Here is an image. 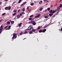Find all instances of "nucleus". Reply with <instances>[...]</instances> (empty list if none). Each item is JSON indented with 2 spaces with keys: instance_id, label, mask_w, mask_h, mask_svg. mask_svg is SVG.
Segmentation results:
<instances>
[{
  "instance_id": "864d4df0",
  "label": "nucleus",
  "mask_w": 62,
  "mask_h": 62,
  "mask_svg": "<svg viewBox=\"0 0 62 62\" xmlns=\"http://www.w3.org/2000/svg\"><path fill=\"white\" fill-rule=\"evenodd\" d=\"M47 10V9H46L45 10V12H46V11Z\"/></svg>"
},
{
  "instance_id": "338daca9",
  "label": "nucleus",
  "mask_w": 62,
  "mask_h": 62,
  "mask_svg": "<svg viewBox=\"0 0 62 62\" xmlns=\"http://www.w3.org/2000/svg\"><path fill=\"white\" fill-rule=\"evenodd\" d=\"M46 0V1H47V0H45L44 1H45Z\"/></svg>"
},
{
  "instance_id": "2eb2a0df",
  "label": "nucleus",
  "mask_w": 62,
  "mask_h": 62,
  "mask_svg": "<svg viewBox=\"0 0 62 62\" xmlns=\"http://www.w3.org/2000/svg\"><path fill=\"white\" fill-rule=\"evenodd\" d=\"M44 17L45 18H48V16H45Z\"/></svg>"
},
{
  "instance_id": "603ef678",
  "label": "nucleus",
  "mask_w": 62,
  "mask_h": 62,
  "mask_svg": "<svg viewBox=\"0 0 62 62\" xmlns=\"http://www.w3.org/2000/svg\"><path fill=\"white\" fill-rule=\"evenodd\" d=\"M28 30H31V29H30V28H29V29H28Z\"/></svg>"
},
{
  "instance_id": "f257e3e1",
  "label": "nucleus",
  "mask_w": 62,
  "mask_h": 62,
  "mask_svg": "<svg viewBox=\"0 0 62 62\" xmlns=\"http://www.w3.org/2000/svg\"><path fill=\"white\" fill-rule=\"evenodd\" d=\"M13 37L12 38V39H13L14 38L15 39H16V38L17 37V36H16V34L15 33H13Z\"/></svg>"
},
{
  "instance_id": "4468645a",
  "label": "nucleus",
  "mask_w": 62,
  "mask_h": 62,
  "mask_svg": "<svg viewBox=\"0 0 62 62\" xmlns=\"http://www.w3.org/2000/svg\"><path fill=\"white\" fill-rule=\"evenodd\" d=\"M8 9V7H6L5 8V10H7Z\"/></svg>"
},
{
  "instance_id": "1a4fd4ad",
  "label": "nucleus",
  "mask_w": 62,
  "mask_h": 62,
  "mask_svg": "<svg viewBox=\"0 0 62 62\" xmlns=\"http://www.w3.org/2000/svg\"><path fill=\"white\" fill-rule=\"evenodd\" d=\"M46 31V29H45L44 30H43L42 32H45Z\"/></svg>"
},
{
  "instance_id": "0eeeda50",
  "label": "nucleus",
  "mask_w": 62,
  "mask_h": 62,
  "mask_svg": "<svg viewBox=\"0 0 62 62\" xmlns=\"http://www.w3.org/2000/svg\"><path fill=\"white\" fill-rule=\"evenodd\" d=\"M42 0H41L39 2V4H42Z\"/></svg>"
},
{
  "instance_id": "2f4dec72",
  "label": "nucleus",
  "mask_w": 62,
  "mask_h": 62,
  "mask_svg": "<svg viewBox=\"0 0 62 62\" xmlns=\"http://www.w3.org/2000/svg\"><path fill=\"white\" fill-rule=\"evenodd\" d=\"M24 34H26V33H27V31H25V32H24Z\"/></svg>"
},
{
  "instance_id": "774afa93",
  "label": "nucleus",
  "mask_w": 62,
  "mask_h": 62,
  "mask_svg": "<svg viewBox=\"0 0 62 62\" xmlns=\"http://www.w3.org/2000/svg\"><path fill=\"white\" fill-rule=\"evenodd\" d=\"M58 12H57V15L58 14Z\"/></svg>"
},
{
  "instance_id": "5fc2aeb1",
  "label": "nucleus",
  "mask_w": 62,
  "mask_h": 62,
  "mask_svg": "<svg viewBox=\"0 0 62 62\" xmlns=\"http://www.w3.org/2000/svg\"><path fill=\"white\" fill-rule=\"evenodd\" d=\"M2 31H0V34H1V33H2Z\"/></svg>"
},
{
  "instance_id": "c9c22d12",
  "label": "nucleus",
  "mask_w": 62,
  "mask_h": 62,
  "mask_svg": "<svg viewBox=\"0 0 62 62\" xmlns=\"http://www.w3.org/2000/svg\"><path fill=\"white\" fill-rule=\"evenodd\" d=\"M19 15V16H22V13H21V14H20Z\"/></svg>"
},
{
  "instance_id": "4d7b16f0",
  "label": "nucleus",
  "mask_w": 62,
  "mask_h": 62,
  "mask_svg": "<svg viewBox=\"0 0 62 62\" xmlns=\"http://www.w3.org/2000/svg\"><path fill=\"white\" fill-rule=\"evenodd\" d=\"M15 3H16V2H14L13 3V4H15Z\"/></svg>"
},
{
  "instance_id": "0e129e2a",
  "label": "nucleus",
  "mask_w": 62,
  "mask_h": 62,
  "mask_svg": "<svg viewBox=\"0 0 62 62\" xmlns=\"http://www.w3.org/2000/svg\"><path fill=\"white\" fill-rule=\"evenodd\" d=\"M39 14H38L37 15H39Z\"/></svg>"
},
{
  "instance_id": "de8ad7c7",
  "label": "nucleus",
  "mask_w": 62,
  "mask_h": 62,
  "mask_svg": "<svg viewBox=\"0 0 62 62\" xmlns=\"http://www.w3.org/2000/svg\"><path fill=\"white\" fill-rule=\"evenodd\" d=\"M30 28L31 29V30L32 29H33L34 28L33 27H31Z\"/></svg>"
},
{
  "instance_id": "6ab92c4d",
  "label": "nucleus",
  "mask_w": 62,
  "mask_h": 62,
  "mask_svg": "<svg viewBox=\"0 0 62 62\" xmlns=\"http://www.w3.org/2000/svg\"><path fill=\"white\" fill-rule=\"evenodd\" d=\"M22 24V23H19L18 25L19 26H20Z\"/></svg>"
},
{
  "instance_id": "c756f323",
  "label": "nucleus",
  "mask_w": 62,
  "mask_h": 62,
  "mask_svg": "<svg viewBox=\"0 0 62 62\" xmlns=\"http://www.w3.org/2000/svg\"><path fill=\"white\" fill-rule=\"evenodd\" d=\"M40 28V27H39L37 28V30H39Z\"/></svg>"
},
{
  "instance_id": "8fccbe9b",
  "label": "nucleus",
  "mask_w": 62,
  "mask_h": 62,
  "mask_svg": "<svg viewBox=\"0 0 62 62\" xmlns=\"http://www.w3.org/2000/svg\"><path fill=\"white\" fill-rule=\"evenodd\" d=\"M47 26H45L44 27V28H46Z\"/></svg>"
},
{
  "instance_id": "ddd939ff",
  "label": "nucleus",
  "mask_w": 62,
  "mask_h": 62,
  "mask_svg": "<svg viewBox=\"0 0 62 62\" xmlns=\"http://www.w3.org/2000/svg\"><path fill=\"white\" fill-rule=\"evenodd\" d=\"M8 10H10L11 9V6H9L8 7Z\"/></svg>"
},
{
  "instance_id": "423d86ee",
  "label": "nucleus",
  "mask_w": 62,
  "mask_h": 62,
  "mask_svg": "<svg viewBox=\"0 0 62 62\" xmlns=\"http://www.w3.org/2000/svg\"><path fill=\"white\" fill-rule=\"evenodd\" d=\"M53 15V13H51V14H50L49 15V16H50V17H51V16H52V15Z\"/></svg>"
},
{
  "instance_id": "aec40b11",
  "label": "nucleus",
  "mask_w": 62,
  "mask_h": 62,
  "mask_svg": "<svg viewBox=\"0 0 62 62\" xmlns=\"http://www.w3.org/2000/svg\"><path fill=\"white\" fill-rule=\"evenodd\" d=\"M59 7L60 8H62V4H60V5L59 6Z\"/></svg>"
},
{
  "instance_id": "f3484780",
  "label": "nucleus",
  "mask_w": 62,
  "mask_h": 62,
  "mask_svg": "<svg viewBox=\"0 0 62 62\" xmlns=\"http://www.w3.org/2000/svg\"><path fill=\"white\" fill-rule=\"evenodd\" d=\"M32 31H33V32H35V31H36L35 30V29H32Z\"/></svg>"
},
{
  "instance_id": "bb28decb",
  "label": "nucleus",
  "mask_w": 62,
  "mask_h": 62,
  "mask_svg": "<svg viewBox=\"0 0 62 62\" xmlns=\"http://www.w3.org/2000/svg\"><path fill=\"white\" fill-rule=\"evenodd\" d=\"M47 10L48 11H49L50 10V8H48L47 9Z\"/></svg>"
},
{
  "instance_id": "a18cd8bd",
  "label": "nucleus",
  "mask_w": 62,
  "mask_h": 62,
  "mask_svg": "<svg viewBox=\"0 0 62 62\" xmlns=\"http://www.w3.org/2000/svg\"><path fill=\"white\" fill-rule=\"evenodd\" d=\"M58 10H58V9L55 10V11H56V12L58 11Z\"/></svg>"
},
{
  "instance_id": "7ed1b4c3",
  "label": "nucleus",
  "mask_w": 62,
  "mask_h": 62,
  "mask_svg": "<svg viewBox=\"0 0 62 62\" xmlns=\"http://www.w3.org/2000/svg\"><path fill=\"white\" fill-rule=\"evenodd\" d=\"M32 22H33L32 23L33 25H36V22H34V21H32Z\"/></svg>"
},
{
  "instance_id": "052dcab7",
  "label": "nucleus",
  "mask_w": 62,
  "mask_h": 62,
  "mask_svg": "<svg viewBox=\"0 0 62 62\" xmlns=\"http://www.w3.org/2000/svg\"><path fill=\"white\" fill-rule=\"evenodd\" d=\"M61 31H62V28L61 29Z\"/></svg>"
},
{
  "instance_id": "a211bd4d",
  "label": "nucleus",
  "mask_w": 62,
  "mask_h": 62,
  "mask_svg": "<svg viewBox=\"0 0 62 62\" xmlns=\"http://www.w3.org/2000/svg\"><path fill=\"white\" fill-rule=\"evenodd\" d=\"M33 21H32L31 22H29V24H30L31 23H33Z\"/></svg>"
},
{
  "instance_id": "e433bc0d",
  "label": "nucleus",
  "mask_w": 62,
  "mask_h": 62,
  "mask_svg": "<svg viewBox=\"0 0 62 62\" xmlns=\"http://www.w3.org/2000/svg\"><path fill=\"white\" fill-rule=\"evenodd\" d=\"M9 29H10V28L7 29H5V30H9Z\"/></svg>"
},
{
  "instance_id": "a19ab883",
  "label": "nucleus",
  "mask_w": 62,
  "mask_h": 62,
  "mask_svg": "<svg viewBox=\"0 0 62 62\" xmlns=\"http://www.w3.org/2000/svg\"><path fill=\"white\" fill-rule=\"evenodd\" d=\"M32 18H29V20H32Z\"/></svg>"
},
{
  "instance_id": "412c9836",
  "label": "nucleus",
  "mask_w": 62,
  "mask_h": 62,
  "mask_svg": "<svg viewBox=\"0 0 62 62\" xmlns=\"http://www.w3.org/2000/svg\"><path fill=\"white\" fill-rule=\"evenodd\" d=\"M23 33V32H21L19 33V35H22Z\"/></svg>"
},
{
  "instance_id": "09e8293b",
  "label": "nucleus",
  "mask_w": 62,
  "mask_h": 62,
  "mask_svg": "<svg viewBox=\"0 0 62 62\" xmlns=\"http://www.w3.org/2000/svg\"><path fill=\"white\" fill-rule=\"evenodd\" d=\"M28 10L29 11H31V9H29V10Z\"/></svg>"
},
{
  "instance_id": "9b49d317",
  "label": "nucleus",
  "mask_w": 62,
  "mask_h": 62,
  "mask_svg": "<svg viewBox=\"0 0 62 62\" xmlns=\"http://www.w3.org/2000/svg\"><path fill=\"white\" fill-rule=\"evenodd\" d=\"M16 12L15 13H14V14H12V15L13 16H14L16 15Z\"/></svg>"
},
{
  "instance_id": "6e6552de",
  "label": "nucleus",
  "mask_w": 62,
  "mask_h": 62,
  "mask_svg": "<svg viewBox=\"0 0 62 62\" xmlns=\"http://www.w3.org/2000/svg\"><path fill=\"white\" fill-rule=\"evenodd\" d=\"M49 12L50 13H52V12H53V10H51L49 11Z\"/></svg>"
},
{
  "instance_id": "37998d69",
  "label": "nucleus",
  "mask_w": 62,
  "mask_h": 62,
  "mask_svg": "<svg viewBox=\"0 0 62 62\" xmlns=\"http://www.w3.org/2000/svg\"><path fill=\"white\" fill-rule=\"evenodd\" d=\"M3 29H0V31H1Z\"/></svg>"
},
{
  "instance_id": "bf43d9fd",
  "label": "nucleus",
  "mask_w": 62,
  "mask_h": 62,
  "mask_svg": "<svg viewBox=\"0 0 62 62\" xmlns=\"http://www.w3.org/2000/svg\"><path fill=\"white\" fill-rule=\"evenodd\" d=\"M31 26H32V25H30V27H31Z\"/></svg>"
},
{
  "instance_id": "c03bdc74",
  "label": "nucleus",
  "mask_w": 62,
  "mask_h": 62,
  "mask_svg": "<svg viewBox=\"0 0 62 62\" xmlns=\"http://www.w3.org/2000/svg\"><path fill=\"white\" fill-rule=\"evenodd\" d=\"M26 2H23V4H24V5H25L26 4Z\"/></svg>"
},
{
  "instance_id": "3c124183",
  "label": "nucleus",
  "mask_w": 62,
  "mask_h": 62,
  "mask_svg": "<svg viewBox=\"0 0 62 62\" xmlns=\"http://www.w3.org/2000/svg\"><path fill=\"white\" fill-rule=\"evenodd\" d=\"M2 19H1L0 20V23H1V22H2Z\"/></svg>"
},
{
  "instance_id": "9d476101",
  "label": "nucleus",
  "mask_w": 62,
  "mask_h": 62,
  "mask_svg": "<svg viewBox=\"0 0 62 62\" xmlns=\"http://www.w3.org/2000/svg\"><path fill=\"white\" fill-rule=\"evenodd\" d=\"M32 33H33V31H30L29 32V33L30 34H32Z\"/></svg>"
},
{
  "instance_id": "39448f33",
  "label": "nucleus",
  "mask_w": 62,
  "mask_h": 62,
  "mask_svg": "<svg viewBox=\"0 0 62 62\" xmlns=\"http://www.w3.org/2000/svg\"><path fill=\"white\" fill-rule=\"evenodd\" d=\"M40 16V15H38L36 16L35 17V18H38V17H39Z\"/></svg>"
},
{
  "instance_id": "13d9d810",
  "label": "nucleus",
  "mask_w": 62,
  "mask_h": 62,
  "mask_svg": "<svg viewBox=\"0 0 62 62\" xmlns=\"http://www.w3.org/2000/svg\"><path fill=\"white\" fill-rule=\"evenodd\" d=\"M62 1V0H60L59 2H61Z\"/></svg>"
},
{
  "instance_id": "4c0bfd02",
  "label": "nucleus",
  "mask_w": 62,
  "mask_h": 62,
  "mask_svg": "<svg viewBox=\"0 0 62 62\" xmlns=\"http://www.w3.org/2000/svg\"><path fill=\"white\" fill-rule=\"evenodd\" d=\"M33 16V15H31V16H30V18H32V17Z\"/></svg>"
},
{
  "instance_id": "680f3d73",
  "label": "nucleus",
  "mask_w": 62,
  "mask_h": 62,
  "mask_svg": "<svg viewBox=\"0 0 62 62\" xmlns=\"http://www.w3.org/2000/svg\"><path fill=\"white\" fill-rule=\"evenodd\" d=\"M19 11H20V10H19L18 11V12H19Z\"/></svg>"
},
{
  "instance_id": "6e6d98bb",
  "label": "nucleus",
  "mask_w": 62,
  "mask_h": 62,
  "mask_svg": "<svg viewBox=\"0 0 62 62\" xmlns=\"http://www.w3.org/2000/svg\"><path fill=\"white\" fill-rule=\"evenodd\" d=\"M1 4H2V2L0 1V5Z\"/></svg>"
},
{
  "instance_id": "5701e85b",
  "label": "nucleus",
  "mask_w": 62,
  "mask_h": 62,
  "mask_svg": "<svg viewBox=\"0 0 62 62\" xmlns=\"http://www.w3.org/2000/svg\"><path fill=\"white\" fill-rule=\"evenodd\" d=\"M57 9H58V10H60V7H59V6L57 8Z\"/></svg>"
},
{
  "instance_id": "49530a36",
  "label": "nucleus",
  "mask_w": 62,
  "mask_h": 62,
  "mask_svg": "<svg viewBox=\"0 0 62 62\" xmlns=\"http://www.w3.org/2000/svg\"><path fill=\"white\" fill-rule=\"evenodd\" d=\"M11 27V26H9L8 27V28H10Z\"/></svg>"
},
{
  "instance_id": "79ce46f5",
  "label": "nucleus",
  "mask_w": 62,
  "mask_h": 62,
  "mask_svg": "<svg viewBox=\"0 0 62 62\" xmlns=\"http://www.w3.org/2000/svg\"><path fill=\"white\" fill-rule=\"evenodd\" d=\"M24 5V4H21V7H22V6H23Z\"/></svg>"
},
{
  "instance_id": "393cba45",
  "label": "nucleus",
  "mask_w": 62,
  "mask_h": 62,
  "mask_svg": "<svg viewBox=\"0 0 62 62\" xmlns=\"http://www.w3.org/2000/svg\"><path fill=\"white\" fill-rule=\"evenodd\" d=\"M8 26V25L4 27V29H6V28H7Z\"/></svg>"
},
{
  "instance_id": "dca6fc26",
  "label": "nucleus",
  "mask_w": 62,
  "mask_h": 62,
  "mask_svg": "<svg viewBox=\"0 0 62 62\" xmlns=\"http://www.w3.org/2000/svg\"><path fill=\"white\" fill-rule=\"evenodd\" d=\"M55 12H56L55 10V11H54V10L53 11H52V14L54 13H55Z\"/></svg>"
},
{
  "instance_id": "e2e57ef3",
  "label": "nucleus",
  "mask_w": 62,
  "mask_h": 62,
  "mask_svg": "<svg viewBox=\"0 0 62 62\" xmlns=\"http://www.w3.org/2000/svg\"><path fill=\"white\" fill-rule=\"evenodd\" d=\"M49 2V1L48 0L46 1V2Z\"/></svg>"
},
{
  "instance_id": "f03ea898",
  "label": "nucleus",
  "mask_w": 62,
  "mask_h": 62,
  "mask_svg": "<svg viewBox=\"0 0 62 62\" xmlns=\"http://www.w3.org/2000/svg\"><path fill=\"white\" fill-rule=\"evenodd\" d=\"M9 21H10V22L11 23V24H13L14 23V21H12L11 20H9Z\"/></svg>"
},
{
  "instance_id": "20e7f679",
  "label": "nucleus",
  "mask_w": 62,
  "mask_h": 62,
  "mask_svg": "<svg viewBox=\"0 0 62 62\" xmlns=\"http://www.w3.org/2000/svg\"><path fill=\"white\" fill-rule=\"evenodd\" d=\"M20 18V15H18L17 16V19H19V18Z\"/></svg>"
},
{
  "instance_id": "f8f14e48",
  "label": "nucleus",
  "mask_w": 62,
  "mask_h": 62,
  "mask_svg": "<svg viewBox=\"0 0 62 62\" xmlns=\"http://www.w3.org/2000/svg\"><path fill=\"white\" fill-rule=\"evenodd\" d=\"M34 3L32 2L30 4V5L31 6H33V5H34Z\"/></svg>"
},
{
  "instance_id": "72a5a7b5",
  "label": "nucleus",
  "mask_w": 62,
  "mask_h": 62,
  "mask_svg": "<svg viewBox=\"0 0 62 62\" xmlns=\"http://www.w3.org/2000/svg\"><path fill=\"white\" fill-rule=\"evenodd\" d=\"M25 14V13L24 12H22V14H23V15H24Z\"/></svg>"
},
{
  "instance_id": "ea45409f",
  "label": "nucleus",
  "mask_w": 62,
  "mask_h": 62,
  "mask_svg": "<svg viewBox=\"0 0 62 62\" xmlns=\"http://www.w3.org/2000/svg\"><path fill=\"white\" fill-rule=\"evenodd\" d=\"M27 10H29V6H28L27 7Z\"/></svg>"
},
{
  "instance_id": "58836bf2",
  "label": "nucleus",
  "mask_w": 62,
  "mask_h": 62,
  "mask_svg": "<svg viewBox=\"0 0 62 62\" xmlns=\"http://www.w3.org/2000/svg\"><path fill=\"white\" fill-rule=\"evenodd\" d=\"M3 25H2L0 27V28H3Z\"/></svg>"
},
{
  "instance_id": "a878e982",
  "label": "nucleus",
  "mask_w": 62,
  "mask_h": 62,
  "mask_svg": "<svg viewBox=\"0 0 62 62\" xmlns=\"http://www.w3.org/2000/svg\"><path fill=\"white\" fill-rule=\"evenodd\" d=\"M56 15H54L53 16H52V18H54V17H55V16Z\"/></svg>"
},
{
  "instance_id": "b1692460",
  "label": "nucleus",
  "mask_w": 62,
  "mask_h": 62,
  "mask_svg": "<svg viewBox=\"0 0 62 62\" xmlns=\"http://www.w3.org/2000/svg\"><path fill=\"white\" fill-rule=\"evenodd\" d=\"M43 9V8H40L39 10H40V11H41V10H42Z\"/></svg>"
},
{
  "instance_id": "f704fd0d",
  "label": "nucleus",
  "mask_w": 62,
  "mask_h": 62,
  "mask_svg": "<svg viewBox=\"0 0 62 62\" xmlns=\"http://www.w3.org/2000/svg\"><path fill=\"white\" fill-rule=\"evenodd\" d=\"M5 14H6V13H3L2 14V16H3L4 15H5Z\"/></svg>"
},
{
  "instance_id": "c85d7f7f",
  "label": "nucleus",
  "mask_w": 62,
  "mask_h": 62,
  "mask_svg": "<svg viewBox=\"0 0 62 62\" xmlns=\"http://www.w3.org/2000/svg\"><path fill=\"white\" fill-rule=\"evenodd\" d=\"M42 30H40L39 31V33H41V32H42Z\"/></svg>"
},
{
  "instance_id": "cd10ccee",
  "label": "nucleus",
  "mask_w": 62,
  "mask_h": 62,
  "mask_svg": "<svg viewBox=\"0 0 62 62\" xmlns=\"http://www.w3.org/2000/svg\"><path fill=\"white\" fill-rule=\"evenodd\" d=\"M25 11V8L24 7L23 9V11Z\"/></svg>"
},
{
  "instance_id": "69168bd1",
  "label": "nucleus",
  "mask_w": 62,
  "mask_h": 62,
  "mask_svg": "<svg viewBox=\"0 0 62 62\" xmlns=\"http://www.w3.org/2000/svg\"><path fill=\"white\" fill-rule=\"evenodd\" d=\"M23 17H24V16H23V17L22 18H23Z\"/></svg>"
},
{
  "instance_id": "473e14b6",
  "label": "nucleus",
  "mask_w": 62,
  "mask_h": 62,
  "mask_svg": "<svg viewBox=\"0 0 62 62\" xmlns=\"http://www.w3.org/2000/svg\"><path fill=\"white\" fill-rule=\"evenodd\" d=\"M21 1H22V0H19L18 2V3H20L21 2Z\"/></svg>"
},
{
  "instance_id": "7c9ffc66",
  "label": "nucleus",
  "mask_w": 62,
  "mask_h": 62,
  "mask_svg": "<svg viewBox=\"0 0 62 62\" xmlns=\"http://www.w3.org/2000/svg\"><path fill=\"white\" fill-rule=\"evenodd\" d=\"M13 12H17V10H14Z\"/></svg>"
},
{
  "instance_id": "4be33fe9",
  "label": "nucleus",
  "mask_w": 62,
  "mask_h": 62,
  "mask_svg": "<svg viewBox=\"0 0 62 62\" xmlns=\"http://www.w3.org/2000/svg\"><path fill=\"white\" fill-rule=\"evenodd\" d=\"M7 24H10V23L9 22H7Z\"/></svg>"
}]
</instances>
